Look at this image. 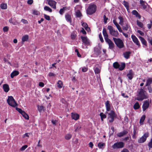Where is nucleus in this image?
Masks as SVG:
<instances>
[{"label": "nucleus", "mask_w": 152, "mask_h": 152, "mask_svg": "<svg viewBox=\"0 0 152 152\" xmlns=\"http://www.w3.org/2000/svg\"><path fill=\"white\" fill-rule=\"evenodd\" d=\"M72 137V135L69 134H68L66 135L65 139L66 140L70 139Z\"/></svg>", "instance_id": "nucleus-43"}, {"label": "nucleus", "mask_w": 152, "mask_h": 152, "mask_svg": "<svg viewBox=\"0 0 152 152\" xmlns=\"http://www.w3.org/2000/svg\"><path fill=\"white\" fill-rule=\"evenodd\" d=\"M109 30L110 34L112 36L117 37L119 35V33L117 30H115L111 26L109 25L107 27Z\"/></svg>", "instance_id": "nucleus-3"}, {"label": "nucleus", "mask_w": 152, "mask_h": 152, "mask_svg": "<svg viewBox=\"0 0 152 152\" xmlns=\"http://www.w3.org/2000/svg\"><path fill=\"white\" fill-rule=\"evenodd\" d=\"M152 83V78H148L146 81V83L145 86H149Z\"/></svg>", "instance_id": "nucleus-28"}, {"label": "nucleus", "mask_w": 152, "mask_h": 152, "mask_svg": "<svg viewBox=\"0 0 152 152\" xmlns=\"http://www.w3.org/2000/svg\"><path fill=\"white\" fill-rule=\"evenodd\" d=\"M23 117L26 119H27V120L29 119V116L28 115V114H27L26 113V114H25V115H24L23 116Z\"/></svg>", "instance_id": "nucleus-63"}, {"label": "nucleus", "mask_w": 152, "mask_h": 152, "mask_svg": "<svg viewBox=\"0 0 152 152\" xmlns=\"http://www.w3.org/2000/svg\"><path fill=\"white\" fill-rule=\"evenodd\" d=\"M57 85L58 87L59 88H62L63 85V82L60 80L58 81Z\"/></svg>", "instance_id": "nucleus-39"}, {"label": "nucleus", "mask_w": 152, "mask_h": 152, "mask_svg": "<svg viewBox=\"0 0 152 152\" xmlns=\"http://www.w3.org/2000/svg\"><path fill=\"white\" fill-rule=\"evenodd\" d=\"M131 54V52L130 51H126L123 53V55L125 58L128 59L129 58Z\"/></svg>", "instance_id": "nucleus-21"}, {"label": "nucleus", "mask_w": 152, "mask_h": 152, "mask_svg": "<svg viewBox=\"0 0 152 152\" xmlns=\"http://www.w3.org/2000/svg\"><path fill=\"white\" fill-rule=\"evenodd\" d=\"M149 106V103L148 100L145 101L144 102L143 104L142 105V110L143 111H145L147 109Z\"/></svg>", "instance_id": "nucleus-9"}, {"label": "nucleus", "mask_w": 152, "mask_h": 152, "mask_svg": "<svg viewBox=\"0 0 152 152\" xmlns=\"http://www.w3.org/2000/svg\"><path fill=\"white\" fill-rule=\"evenodd\" d=\"M44 9L45 10L48 11L49 12H52V9L47 6H45L44 7Z\"/></svg>", "instance_id": "nucleus-46"}, {"label": "nucleus", "mask_w": 152, "mask_h": 152, "mask_svg": "<svg viewBox=\"0 0 152 152\" xmlns=\"http://www.w3.org/2000/svg\"><path fill=\"white\" fill-rule=\"evenodd\" d=\"M38 109L39 112H41L42 110H43L44 107L42 106H38Z\"/></svg>", "instance_id": "nucleus-49"}, {"label": "nucleus", "mask_w": 152, "mask_h": 152, "mask_svg": "<svg viewBox=\"0 0 152 152\" xmlns=\"http://www.w3.org/2000/svg\"><path fill=\"white\" fill-rule=\"evenodd\" d=\"M105 104L106 108V111L109 112L110 110L111 104L110 102L108 100H107L105 103Z\"/></svg>", "instance_id": "nucleus-14"}, {"label": "nucleus", "mask_w": 152, "mask_h": 152, "mask_svg": "<svg viewBox=\"0 0 152 152\" xmlns=\"http://www.w3.org/2000/svg\"><path fill=\"white\" fill-rule=\"evenodd\" d=\"M99 38L101 42H103L104 41L101 33H100L99 34Z\"/></svg>", "instance_id": "nucleus-51"}, {"label": "nucleus", "mask_w": 152, "mask_h": 152, "mask_svg": "<svg viewBox=\"0 0 152 152\" xmlns=\"http://www.w3.org/2000/svg\"><path fill=\"white\" fill-rule=\"evenodd\" d=\"M121 152H129V150L126 148H124Z\"/></svg>", "instance_id": "nucleus-64"}, {"label": "nucleus", "mask_w": 152, "mask_h": 152, "mask_svg": "<svg viewBox=\"0 0 152 152\" xmlns=\"http://www.w3.org/2000/svg\"><path fill=\"white\" fill-rule=\"evenodd\" d=\"M148 97V95L147 92L144 90V88H141L140 90L137 94V97L135 98V100L139 101H142L144 99Z\"/></svg>", "instance_id": "nucleus-1"}, {"label": "nucleus", "mask_w": 152, "mask_h": 152, "mask_svg": "<svg viewBox=\"0 0 152 152\" xmlns=\"http://www.w3.org/2000/svg\"><path fill=\"white\" fill-rule=\"evenodd\" d=\"M72 119H74L75 120H77L79 118V115L77 113H72Z\"/></svg>", "instance_id": "nucleus-25"}, {"label": "nucleus", "mask_w": 152, "mask_h": 152, "mask_svg": "<svg viewBox=\"0 0 152 152\" xmlns=\"http://www.w3.org/2000/svg\"><path fill=\"white\" fill-rule=\"evenodd\" d=\"M113 66L114 68L117 69L119 68L120 65L118 62H115L113 63Z\"/></svg>", "instance_id": "nucleus-36"}, {"label": "nucleus", "mask_w": 152, "mask_h": 152, "mask_svg": "<svg viewBox=\"0 0 152 152\" xmlns=\"http://www.w3.org/2000/svg\"><path fill=\"white\" fill-rule=\"evenodd\" d=\"M0 7L3 10H5L7 8V4L5 3H1L0 5Z\"/></svg>", "instance_id": "nucleus-37"}, {"label": "nucleus", "mask_w": 152, "mask_h": 152, "mask_svg": "<svg viewBox=\"0 0 152 152\" xmlns=\"http://www.w3.org/2000/svg\"><path fill=\"white\" fill-rule=\"evenodd\" d=\"M28 147V145H23V146L21 147V148H20V151H23L25 150Z\"/></svg>", "instance_id": "nucleus-50"}, {"label": "nucleus", "mask_w": 152, "mask_h": 152, "mask_svg": "<svg viewBox=\"0 0 152 152\" xmlns=\"http://www.w3.org/2000/svg\"><path fill=\"white\" fill-rule=\"evenodd\" d=\"M19 74V72L18 71L15 70L12 72L11 74L10 77L11 78H13L14 77L17 76Z\"/></svg>", "instance_id": "nucleus-27"}, {"label": "nucleus", "mask_w": 152, "mask_h": 152, "mask_svg": "<svg viewBox=\"0 0 152 152\" xmlns=\"http://www.w3.org/2000/svg\"><path fill=\"white\" fill-rule=\"evenodd\" d=\"M139 38L142 44L146 46L147 45V43L145 39L143 37L141 36H139Z\"/></svg>", "instance_id": "nucleus-29"}, {"label": "nucleus", "mask_w": 152, "mask_h": 152, "mask_svg": "<svg viewBox=\"0 0 152 152\" xmlns=\"http://www.w3.org/2000/svg\"><path fill=\"white\" fill-rule=\"evenodd\" d=\"M39 14V12L36 10H34L33 12V14L34 15H38Z\"/></svg>", "instance_id": "nucleus-59"}, {"label": "nucleus", "mask_w": 152, "mask_h": 152, "mask_svg": "<svg viewBox=\"0 0 152 152\" xmlns=\"http://www.w3.org/2000/svg\"><path fill=\"white\" fill-rule=\"evenodd\" d=\"M137 25L140 27L142 28L143 27V24L141 22L138 20L137 21Z\"/></svg>", "instance_id": "nucleus-40"}, {"label": "nucleus", "mask_w": 152, "mask_h": 152, "mask_svg": "<svg viewBox=\"0 0 152 152\" xmlns=\"http://www.w3.org/2000/svg\"><path fill=\"white\" fill-rule=\"evenodd\" d=\"M9 30V27L7 26L4 27L3 28V30L4 32H7Z\"/></svg>", "instance_id": "nucleus-55"}, {"label": "nucleus", "mask_w": 152, "mask_h": 152, "mask_svg": "<svg viewBox=\"0 0 152 152\" xmlns=\"http://www.w3.org/2000/svg\"><path fill=\"white\" fill-rule=\"evenodd\" d=\"M102 33L105 41L109 39L108 38V35L106 29L104 28L103 29Z\"/></svg>", "instance_id": "nucleus-13"}, {"label": "nucleus", "mask_w": 152, "mask_h": 152, "mask_svg": "<svg viewBox=\"0 0 152 152\" xmlns=\"http://www.w3.org/2000/svg\"><path fill=\"white\" fill-rule=\"evenodd\" d=\"M148 89L149 93H152V88H151L150 86H148Z\"/></svg>", "instance_id": "nucleus-61"}, {"label": "nucleus", "mask_w": 152, "mask_h": 152, "mask_svg": "<svg viewBox=\"0 0 152 152\" xmlns=\"http://www.w3.org/2000/svg\"><path fill=\"white\" fill-rule=\"evenodd\" d=\"M75 52L77 53V55L78 57H81V55L80 54L78 50L77 49H76L75 50Z\"/></svg>", "instance_id": "nucleus-56"}, {"label": "nucleus", "mask_w": 152, "mask_h": 152, "mask_svg": "<svg viewBox=\"0 0 152 152\" xmlns=\"http://www.w3.org/2000/svg\"><path fill=\"white\" fill-rule=\"evenodd\" d=\"M16 109L20 114L23 111V110L21 109L18 107H16Z\"/></svg>", "instance_id": "nucleus-60"}, {"label": "nucleus", "mask_w": 152, "mask_h": 152, "mask_svg": "<svg viewBox=\"0 0 152 152\" xmlns=\"http://www.w3.org/2000/svg\"><path fill=\"white\" fill-rule=\"evenodd\" d=\"M113 39L115 43L118 48H121L124 47V43L121 39L114 37Z\"/></svg>", "instance_id": "nucleus-4"}, {"label": "nucleus", "mask_w": 152, "mask_h": 152, "mask_svg": "<svg viewBox=\"0 0 152 152\" xmlns=\"http://www.w3.org/2000/svg\"><path fill=\"white\" fill-rule=\"evenodd\" d=\"M76 37V35L75 33V32H73L72 33L71 36V38L72 39H75Z\"/></svg>", "instance_id": "nucleus-45"}, {"label": "nucleus", "mask_w": 152, "mask_h": 152, "mask_svg": "<svg viewBox=\"0 0 152 152\" xmlns=\"http://www.w3.org/2000/svg\"><path fill=\"white\" fill-rule=\"evenodd\" d=\"M80 38L83 43L85 45H88L89 44V42L87 37L81 36Z\"/></svg>", "instance_id": "nucleus-11"}, {"label": "nucleus", "mask_w": 152, "mask_h": 152, "mask_svg": "<svg viewBox=\"0 0 152 152\" xmlns=\"http://www.w3.org/2000/svg\"><path fill=\"white\" fill-rule=\"evenodd\" d=\"M94 72L95 74H98L100 72V69L98 67H96L94 69Z\"/></svg>", "instance_id": "nucleus-48"}, {"label": "nucleus", "mask_w": 152, "mask_h": 152, "mask_svg": "<svg viewBox=\"0 0 152 152\" xmlns=\"http://www.w3.org/2000/svg\"><path fill=\"white\" fill-rule=\"evenodd\" d=\"M3 89L4 91L6 92H7L10 90L9 87L7 84H4L3 85Z\"/></svg>", "instance_id": "nucleus-23"}, {"label": "nucleus", "mask_w": 152, "mask_h": 152, "mask_svg": "<svg viewBox=\"0 0 152 152\" xmlns=\"http://www.w3.org/2000/svg\"><path fill=\"white\" fill-rule=\"evenodd\" d=\"M132 13L133 15H135L136 17L138 18L139 19L141 18V15L136 10H133L132 12Z\"/></svg>", "instance_id": "nucleus-20"}, {"label": "nucleus", "mask_w": 152, "mask_h": 152, "mask_svg": "<svg viewBox=\"0 0 152 152\" xmlns=\"http://www.w3.org/2000/svg\"><path fill=\"white\" fill-rule=\"evenodd\" d=\"M149 136V133L148 132L145 133L142 137L138 140L139 143H142L145 142L147 138Z\"/></svg>", "instance_id": "nucleus-7"}, {"label": "nucleus", "mask_w": 152, "mask_h": 152, "mask_svg": "<svg viewBox=\"0 0 152 152\" xmlns=\"http://www.w3.org/2000/svg\"><path fill=\"white\" fill-rule=\"evenodd\" d=\"M140 106L138 102H136L133 106V108L134 110L138 109L140 108Z\"/></svg>", "instance_id": "nucleus-34"}, {"label": "nucleus", "mask_w": 152, "mask_h": 152, "mask_svg": "<svg viewBox=\"0 0 152 152\" xmlns=\"http://www.w3.org/2000/svg\"><path fill=\"white\" fill-rule=\"evenodd\" d=\"M128 133V131L127 130H124L122 132L118 133L117 135L118 137H121L126 135Z\"/></svg>", "instance_id": "nucleus-15"}, {"label": "nucleus", "mask_w": 152, "mask_h": 152, "mask_svg": "<svg viewBox=\"0 0 152 152\" xmlns=\"http://www.w3.org/2000/svg\"><path fill=\"white\" fill-rule=\"evenodd\" d=\"M124 147V143L122 142H119L114 143L111 147L114 149H117L122 148Z\"/></svg>", "instance_id": "nucleus-6"}, {"label": "nucleus", "mask_w": 152, "mask_h": 152, "mask_svg": "<svg viewBox=\"0 0 152 152\" xmlns=\"http://www.w3.org/2000/svg\"><path fill=\"white\" fill-rule=\"evenodd\" d=\"M145 118V115H143L140 119V125H143V122Z\"/></svg>", "instance_id": "nucleus-33"}, {"label": "nucleus", "mask_w": 152, "mask_h": 152, "mask_svg": "<svg viewBox=\"0 0 152 152\" xmlns=\"http://www.w3.org/2000/svg\"><path fill=\"white\" fill-rule=\"evenodd\" d=\"M140 4L142 6L143 9L145 10L147 8L148 4L145 1L143 0H140Z\"/></svg>", "instance_id": "nucleus-16"}, {"label": "nucleus", "mask_w": 152, "mask_h": 152, "mask_svg": "<svg viewBox=\"0 0 152 152\" xmlns=\"http://www.w3.org/2000/svg\"><path fill=\"white\" fill-rule=\"evenodd\" d=\"M148 145L149 148V149H150L151 148H152V138L151 139L150 141L148 143Z\"/></svg>", "instance_id": "nucleus-47"}, {"label": "nucleus", "mask_w": 152, "mask_h": 152, "mask_svg": "<svg viewBox=\"0 0 152 152\" xmlns=\"http://www.w3.org/2000/svg\"><path fill=\"white\" fill-rule=\"evenodd\" d=\"M105 146V143L102 142H99L98 144V147L99 149H103Z\"/></svg>", "instance_id": "nucleus-30"}, {"label": "nucleus", "mask_w": 152, "mask_h": 152, "mask_svg": "<svg viewBox=\"0 0 152 152\" xmlns=\"http://www.w3.org/2000/svg\"><path fill=\"white\" fill-rule=\"evenodd\" d=\"M104 21L105 23H107V21L108 20V18H107L105 15H104L103 16Z\"/></svg>", "instance_id": "nucleus-57"}, {"label": "nucleus", "mask_w": 152, "mask_h": 152, "mask_svg": "<svg viewBox=\"0 0 152 152\" xmlns=\"http://www.w3.org/2000/svg\"><path fill=\"white\" fill-rule=\"evenodd\" d=\"M126 66V64L125 63H121V64L118 69L122 71L124 69Z\"/></svg>", "instance_id": "nucleus-35"}, {"label": "nucleus", "mask_w": 152, "mask_h": 152, "mask_svg": "<svg viewBox=\"0 0 152 152\" xmlns=\"http://www.w3.org/2000/svg\"><path fill=\"white\" fill-rule=\"evenodd\" d=\"M82 26L86 30H87V28L89 29V28L88 27V25L86 23H84V22L82 23Z\"/></svg>", "instance_id": "nucleus-42"}, {"label": "nucleus", "mask_w": 152, "mask_h": 152, "mask_svg": "<svg viewBox=\"0 0 152 152\" xmlns=\"http://www.w3.org/2000/svg\"><path fill=\"white\" fill-rule=\"evenodd\" d=\"M102 121H103V119L106 118V115L103 113H101L99 114Z\"/></svg>", "instance_id": "nucleus-38"}, {"label": "nucleus", "mask_w": 152, "mask_h": 152, "mask_svg": "<svg viewBox=\"0 0 152 152\" xmlns=\"http://www.w3.org/2000/svg\"><path fill=\"white\" fill-rule=\"evenodd\" d=\"M134 75V72L132 70L130 69L129 70L128 73L127 74V76L128 79L130 80H132L133 78Z\"/></svg>", "instance_id": "nucleus-17"}, {"label": "nucleus", "mask_w": 152, "mask_h": 152, "mask_svg": "<svg viewBox=\"0 0 152 152\" xmlns=\"http://www.w3.org/2000/svg\"><path fill=\"white\" fill-rule=\"evenodd\" d=\"M48 4L52 8L54 9H56V2L53 0H48Z\"/></svg>", "instance_id": "nucleus-12"}, {"label": "nucleus", "mask_w": 152, "mask_h": 152, "mask_svg": "<svg viewBox=\"0 0 152 152\" xmlns=\"http://www.w3.org/2000/svg\"><path fill=\"white\" fill-rule=\"evenodd\" d=\"M131 38L133 42L138 46L140 47V44L137 37L134 35H132Z\"/></svg>", "instance_id": "nucleus-10"}, {"label": "nucleus", "mask_w": 152, "mask_h": 152, "mask_svg": "<svg viewBox=\"0 0 152 152\" xmlns=\"http://www.w3.org/2000/svg\"><path fill=\"white\" fill-rule=\"evenodd\" d=\"M113 22L114 24L116 26L117 28L120 26V25L117 22L116 20H113Z\"/></svg>", "instance_id": "nucleus-54"}, {"label": "nucleus", "mask_w": 152, "mask_h": 152, "mask_svg": "<svg viewBox=\"0 0 152 152\" xmlns=\"http://www.w3.org/2000/svg\"><path fill=\"white\" fill-rule=\"evenodd\" d=\"M9 21L10 23H12L14 25H16L17 23L15 17L11 18L9 20Z\"/></svg>", "instance_id": "nucleus-26"}, {"label": "nucleus", "mask_w": 152, "mask_h": 152, "mask_svg": "<svg viewBox=\"0 0 152 152\" xmlns=\"http://www.w3.org/2000/svg\"><path fill=\"white\" fill-rule=\"evenodd\" d=\"M76 17L78 18H80L82 16L81 12L79 10H78L76 12Z\"/></svg>", "instance_id": "nucleus-44"}, {"label": "nucleus", "mask_w": 152, "mask_h": 152, "mask_svg": "<svg viewBox=\"0 0 152 152\" xmlns=\"http://www.w3.org/2000/svg\"><path fill=\"white\" fill-rule=\"evenodd\" d=\"M122 26V29L124 30L127 31L128 30L129 28V29H131L130 26L128 24L127 22H126L124 25Z\"/></svg>", "instance_id": "nucleus-19"}, {"label": "nucleus", "mask_w": 152, "mask_h": 152, "mask_svg": "<svg viewBox=\"0 0 152 152\" xmlns=\"http://www.w3.org/2000/svg\"><path fill=\"white\" fill-rule=\"evenodd\" d=\"M96 9V5L93 4L90 5L86 10L87 13L89 15H91L94 13Z\"/></svg>", "instance_id": "nucleus-2"}, {"label": "nucleus", "mask_w": 152, "mask_h": 152, "mask_svg": "<svg viewBox=\"0 0 152 152\" xmlns=\"http://www.w3.org/2000/svg\"><path fill=\"white\" fill-rule=\"evenodd\" d=\"M123 4L126 8L127 10L128 11V10H129V3L126 1H123Z\"/></svg>", "instance_id": "nucleus-31"}, {"label": "nucleus", "mask_w": 152, "mask_h": 152, "mask_svg": "<svg viewBox=\"0 0 152 152\" xmlns=\"http://www.w3.org/2000/svg\"><path fill=\"white\" fill-rule=\"evenodd\" d=\"M137 32L141 36H143L144 35V33L140 30H137Z\"/></svg>", "instance_id": "nucleus-62"}, {"label": "nucleus", "mask_w": 152, "mask_h": 152, "mask_svg": "<svg viewBox=\"0 0 152 152\" xmlns=\"http://www.w3.org/2000/svg\"><path fill=\"white\" fill-rule=\"evenodd\" d=\"M66 7H63L61 9L59 10V12L60 14L62 15L64 12V11L66 10Z\"/></svg>", "instance_id": "nucleus-41"}, {"label": "nucleus", "mask_w": 152, "mask_h": 152, "mask_svg": "<svg viewBox=\"0 0 152 152\" xmlns=\"http://www.w3.org/2000/svg\"><path fill=\"white\" fill-rule=\"evenodd\" d=\"M108 115H110V119L109 120V122L112 123L114 121V117H115V113L113 110H111L108 113Z\"/></svg>", "instance_id": "nucleus-8"}, {"label": "nucleus", "mask_w": 152, "mask_h": 152, "mask_svg": "<svg viewBox=\"0 0 152 152\" xmlns=\"http://www.w3.org/2000/svg\"><path fill=\"white\" fill-rule=\"evenodd\" d=\"M44 18L47 20H50V16L49 15H47L46 14H44Z\"/></svg>", "instance_id": "nucleus-53"}, {"label": "nucleus", "mask_w": 152, "mask_h": 152, "mask_svg": "<svg viewBox=\"0 0 152 152\" xmlns=\"http://www.w3.org/2000/svg\"><path fill=\"white\" fill-rule=\"evenodd\" d=\"M65 17L67 21L69 22L70 23L72 22L71 16L69 14H66L65 15Z\"/></svg>", "instance_id": "nucleus-24"}, {"label": "nucleus", "mask_w": 152, "mask_h": 152, "mask_svg": "<svg viewBox=\"0 0 152 152\" xmlns=\"http://www.w3.org/2000/svg\"><path fill=\"white\" fill-rule=\"evenodd\" d=\"M29 37L28 35L23 36L22 38V42H25L27 41Z\"/></svg>", "instance_id": "nucleus-32"}, {"label": "nucleus", "mask_w": 152, "mask_h": 152, "mask_svg": "<svg viewBox=\"0 0 152 152\" xmlns=\"http://www.w3.org/2000/svg\"><path fill=\"white\" fill-rule=\"evenodd\" d=\"M152 21L151 20H150V23L148 24L147 25V26L148 28V29H150L152 27Z\"/></svg>", "instance_id": "nucleus-52"}, {"label": "nucleus", "mask_w": 152, "mask_h": 152, "mask_svg": "<svg viewBox=\"0 0 152 152\" xmlns=\"http://www.w3.org/2000/svg\"><path fill=\"white\" fill-rule=\"evenodd\" d=\"M118 18L120 20L119 24L121 26H123L125 23L126 22H127V21L124 20L123 17L121 16H119L118 17Z\"/></svg>", "instance_id": "nucleus-22"}, {"label": "nucleus", "mask_w": 152, "mask_h": 152, "mask_svg": "<svg viewBox=\"0 0 152 152\" xmlns=\"http://www.w3.org/2000/svg\"><path fill=\"white\" fill-rule=\"evenodd\" d=\"M7 102L9 105L13 107H15L17 105L13 97L11 96L8 97L7 99Z\"/></svg>", "instance_id": "nucleus-5"}, {"label": "nucleus", "mask_w": 152, "mask_h": 152, "mask_svg": "<svg viewBox=\"0 0 152 152\" xmlns=\"http://www.w3.org/2000/svg\"><path fill=\"white\" fill-rule=\"evenodd\" d=\"M88 69L87 67L84 66L82 68V71L83 72H85L87 71Z\"/></svg>", "instance_id": "nucleus-58"}, {"label": "nucleus", "mask_w": 152, "mask_h": 152, "mask_svg": "<svg viewBox=\"0 0 152 152\" xmlns=\"http://www.w3.org/2000/svg\"><path fill=\"white\" fill-rule=\"evenodd\" d=\"M109 45V48L111 49H112L114 46V45L112 41L110 39H109L105 41Z\"/></svg>", "instance_id": "nucleus-18"}]
</instances>
